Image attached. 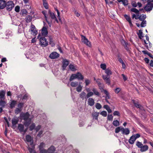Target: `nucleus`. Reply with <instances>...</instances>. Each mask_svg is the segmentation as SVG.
<instances>
[{
    "instance_id": "1",
    "label": "nucleus",
    "mask_w": 153,
    "mask_h": 153,
    "mask_svg": "<svg viewBox=\"0 0 153 153\" xmlns=\"http://www.w3.org/2000/svg\"><path fill=\"white\" fill-rule=\"evenodd\" d=\"M20 116L22 119L25 121L24 125L25 126H28L31 122V119L29 117L30 114L27 112L25 113H22L20 114Z\"/></svg>"
},
{
    "instance_id": "2",
    "label": "nucleus",
    "mask_w": 153,
    "mask_h": 153,
    "mask_svg": "<svg viewBox=\"0 0 153 153\" xmlns=\"http://www.w3.org/2000/svg\"><path fill=\"white\" fill-rule=\"evenodd\" d=\"M136 146L140 149V151L141 152H146L149 149L148 146L147 145H143V144L139 141L137 142L136 143Z\"/></svg>"
},
{
    "instance_id": "3",
    "label": "nucleus",
    "mask_w": 153,
    "mask_h": 153,
    "mask_svg": "<svg viewBox=\"0 0 153 153\" xmlns=\"http://www.w3.org/2000/svg\"><path fill=\"white\" fill-rule=\"evenodd\" d=\"M96 82L97 83L99 88L102 90H103V92L105 93V94H106V99H109V97L108 93L106 90H104L103 89V85L100 82V79H97L96 80Z\"/></svg>"
},
{
    "instance_id": "4",
    "label": "nucleus",
    "mask_w": 153,
    "mask_h": 153,
    "mask_svg": "<svg viewBox=\"0 0 153 153\" xmlns=\"http://www.w3.org/2000/svg\"><path fill=\"white\" fill-rule=\"evenodd\" d=\"M15 4L13 1H8L5 5V8L6 10L8 11H11L14 8Z\"/></svg>"
},
{
    "instance_id": "5",
    "label": "nucleus",
    "mask_w": 153,
    "mask_h": 153,
    "mask_svg": "<svg viewBox=\"0 0 153 153\" xmlns=\"http://www.w3.org/2000/svg\"><path fill=\"white\" fill-rule=\"evenodd\" d=\"M140 135L139 134H137L132 135L129 140V143L131 144H133L136 140L140 137Z\"/></svg>"
},
{
    "instance_id": "6",
    "label": "nucleus",
    "mask_w": 153,
    "mask_h": 153,
    "mask_svg": "<svg viewBox=\"0 0 153 153\" xmlns=\"http://www.w3.org/2000/svg\"><path fill=\"white\" fill-rule=\"evenodd\" d=\"M39 44L42 47H45L47 46L48 42L46 39L44 37H41L39 39Z\"/></svg>"
},
{
    "instance_id": "7",
    "label": "nucleus",
    "mask_w": 153,
    "mask_h": 153,
    "mask_svg": "<svg viewBox=\"0 0 153 153\" xmlns=\"http://www.w3.org/2000/svg\"><path fill=\"white\" fill-rule=\"evenodd\" d=\"M24 125L22 124H19L18 125V129L21 132H26L28 129V126H25L26 128H25Z\"/></svg>"
},
{
    "instance_id": "8",
    "label": "nucleus",
    "mask_w": 153,
    "mask_h": 153,
    "mask_svg": "<svg viewBox=\"0 0 153 153\" xmlns=\"http://www.w3.org/2000/svg\"><path fill=\"white\" fill-rule=\"evenodd\" d=\"M29 32H31V34L34 36L36 35L37 33V30H36V27L34 25L32 24L30 26Z\"/></svg>"
},
{
    "instance_id": "9",
    "label": "nucleus",
    "mask_w": 153,
    "mask_h": 153,
    "mask_svg": "<svg viewBox=\"0 0 153 153\" xmlns=\"http://www.w3.org/2000/svg\"><path fill=\"white\" fill-rule=\"evenodd\" d=\"M102 77L106 84L108 85H110V80L109 77L107 75H103L102 76Z\"/></svg>"
},
{
    "instance_id": "10",
    "label": "nucleus",
    "mask_w": 153,
    "mask_h": 153,
    "mask_svg": "<svg viewBox=\"0 0 153 153\" xmlns=\"http://www.w3.org/2000/svg\"><path fill=\"white\" fill-rule=\"evenodd\" d=\"M59 56V54L56 52L52 53L49 56L52 59H55L58 58Z\"/></svg>"
},
{
    "instance_id": "11",
    "label": "nucleus",
    "mask_w": 153,
    "mask_h": 153,
    "mask_svg": "<svg viewBox=\"0 0 153 153\" xmlns=\"http://www.w3.org/2000/svg\"><path fill=\"white\" fill-rule=\"evenodd\" d=\"M26 141L30 143V145H32L33 143V140L31 137L29 135H27L25 138Z\"/></svg>"
},
{
    "instance_id": "12",
    "label": "nucleus",
    "mask_w": 153,
    "mask_h": 153,
    "mask_svg": "<svg viewBox=\"0 0 153 153\" xmlns=\"http://www.w3.org/2000/svg\"><path fill=\"white\" fill-rule=\"evenodd\" d=\"M121 129L122 133L123 134L127 135L129 134L130 133V131L128 128H124L123 127H122Z\"/></svg>"
},
{
    "instance_id": "13",
    "label": "nucleus",
    "mask_w": 153,
    "mask_h": 153,
    "mask_svg": "<svg viewBox=\"0 0 153 153\" xmlns=\"http://www.w3.org/2000/svg\"><path fill=\"white\" fill-rule=\"evenodd\" d=\"M7 0H0V9H3L5 7Z\"/></svg>"
},
{
    "instance_id": "14",
    "label": "nucleus",
    "mask_w": 153,
    "mask_h": 153,
    "mask_svg": "<svg viewBox=\"0 0 153 153\" xmlns=\"http://www.w3.org/2000/svg\"><path fill=\"white\" fill-rule=\"evenodd\" d=\"M82 41L86 45L88 46H90L91 45L90 42L88 41V39H87L84 36H82Z\"/></svg>"
},
{
    "instance_id": "15",
    "label": "nucleus",
    "mask_w": 153,
    "mask_h": 153,
    "mask_svg": "<svg viewBox=\"0 0 153 153\" xmlns=\"http://www.w3.org/2000/svg\"><path fill=\"white\" fill-rule=\"evenodd\" d=\"M19 119L16 117H14L12 119V124L13 126H15L18 123Z\"/></svg>"
},
{
    "instance_id": "16",
    "label": "nucleus",
    "mask_w": 153,
    "mask_h": 153,
    "mask_svg": "<svg viewBox=\"0 0 153 153\" xmlns=\"http://www.w3.org/2000/svg\"><path fill=\"white\" fill-rule=\"evenodd\" d=\"M153 7L152 5L148 3L145 7V9L146 11H150L152 9Z\"/></svg>"
},
{
    "instance_id": "17",
    "label": "nucleus",
    "mask_w": 153,
    "mask_h": 153,
    "mask_svg": "<svg viewBox=\"0 0 153 153\" xmlns=\"http://www.w3.org/2000/svg\"><path fill=\"white\" fill-rule=\"evenodd\" d=\"M48 31L47 28L44 27L42 30V35L44 36H46L48 34Z\"/></svg>"
},
{
    "instance_id": "18",
    "label": "nucleus",
    "mask_w": 153,
    "mask_h": 153,
    "mask_svg": "<svg viewBox=\"0 0 153 153\" xmlns=\"http://www.w3.org/2000/svg\"><path fill=\"white\" fill-rule=\"evenodd\" d=\"M69 62L66 59L64 60L62 62V68L63 70H65L66 67L68 65Z\"/></svg>"
},
{
    "instance_id": "19",
    "label": "nucleus",
    "mask_w": 153,
    "mask_h": 153,
    "mask_svg": "<svg viewBox=\"0 0 153 153\" xmlns=\"http://www.w3.org/2000/svg\"><path fill=\"white\" fill-rule=\"evenodd\" d=\"M88 102L89 105L91 106H92L94 104V101L93 98H89L88 99Z\"/></svg>"
},
{
    "instance_id": "20",
    "label": "nucleus",
    "mask_w": 153,
    "mask_h": 153,
    "mask_svg": "<svg viewBox=\"0 0 153 153\" xmlns=\"http://www.w3.org/2000/svg\"><path fill=\"white\" fill-rule=\"evenodd\" d=\"M124 16L126 20L128 22L129 24L130 25V26L131 27L133 26V24L131 22V18L130 17L126 15H125Z\"/></svg>"
},
{
    "instance_id": "21",
    "label": "nucleus",
    "mask_w": 153,
    "mask_h": 153,
    "mask_svg": "<svg viewBox=\"0 0 153 153\" xmlns=\"http://www.w3.org/2000/svg\"><path fill=\"white\" fill-rule=\"evenodd\" d=\"M55 150V147L53 146H51L48 149L47 152L49 153H53Z\"/></svg>"
},
{
    "instance_id": "22",
    "label": "nucleus",
    "mask_w": 153,
    "mask_h": 153,
    "mask_svg": "<svg viewBox=\"0 0 153 153\" xmlns=\"http://www.w3.org/2000/svg\"><path fill=\"white\" fill-rule=\"evenodd\" d=\"M99 114V112H95L92 113V116L93 119H95L96 120H97Z\"/></svg>"
},
{
    "instance_id": "23",
    "label": "nucleus",
    "mask_w": 153,
    "mask_h": 153,
    "mask_svg": "<svg viewBox=\"0 0 153 153\" xmlns=\"http://www.w3.org/2000/svg\"><path fill=\"white\" fill-rule=\"evenodd\" d=\"M24 28L22 25L20 24L18 26V32L19 33H22L24 31Z\"/></svg>"
},
{
    "instance_id": "24",
    "label": "nucleus",
    "mask_w": 153,
    "mask_h": 153,
    "mask_svg": "<svg viewBox=\"0 0 153 153\" xmlns=\"http://www.w3.org/2000/svg\"><path fill=\"white\" fill-rule=\"evenodd\" d=\"M49 13H50V17H51V18L52 19H55V20L57 22H58V20L56 17L55 16V15L54 13H53L51 12L50 11H49Z\"/></svg>"
},
{
    "instance_id": "25",
    "label": "nucleus",
    "mask_w": 153,
    "mask_h": 153,
    "mask_svg": "<svg viewBox=\"0 0 153 153\" xmlns=\"http://www.w3.org/2000/svg\"><path fill=\"white\" fill-rule=\"evenodd\" d=\"M86 94L85 92L82 91L80 95V97L83 100L84 99H87L86 98Z\"/></svg>"
},
{
    "instance_id": "26",
    "label": "nucleus",
    "mask_w": 153,
    "mask_h": 153,
    "mask_svg": "<svg viewBox=\"0 0 153 153\" xmlns=\"http://www.w3.org/2000/svg\"><path fill=\"white\" fill-rule=\"evenodd\" d=\"M77 79H78L82 80L84 78V77L82 74L79 72H77L76 73Z\"/></svg>"
},
{
    "instance_id": "27",
    "label": "nucleus",
    "mask_w": 153,
    "mask_h": 153,
    "mask_svg": "<svg viewBox=\"0 0 153 153\" xmlns=\"http://www.w3.org/2000/svg\"><path fill=\"white\" fill-rule=\"evenodd\" d=\"M77 79V74H72L71 77H70L69 80L70 81L73 80L74 79Z\"/></svg>"
},
{
    "instance_id": "28",
    "label": "nucleus",
    "mask_w": 153,
    "mask_h": 153,
    "mask_svg": "<svg viewBox=\"0 0 153 153\" xmlns=\"http://www.w3.org/2000/svg\"><path fill=\"white\" fill-rule=\"evenodd\" d=\"M104 108H105L108 111V113H111L112 112V110L110 108L109 106L107 105H105L104 106Z\"/></svg>"
},
{
    "instance_id": "29",
    "label": "nucleus",
    "mask_w": 153,
    "mask_h": 153,
    "mask_svg": "<svg viewBox=\"0 0 153 153\" xmlns=\"http://www.w3.org/2000/svg\"><path fill=\"white\" fill-rule=\"evenodd\" d=\"M137 34L140 39H141L143 37V32L141 30H140L139 32L137 33Z\"/></svg>"
},
{
    "instance_id": "30",
    "label": "nucleus",
    "mask_w": 153,
    "mask_h": 153,
    "mask_svg": "<svg viewBox=\"0 0 153 153\" xmlns=\"http://www.w3.org/2000/svg\"><path fill=\"white\" fill-rule=\"evenodd\" d=\"M105 72L107 74L106 75H107L108 76H109L112 74V73L111 70L108 68H107L105 70Z\"/></svg>"
},
{
    "instance_id": "31",
    "label": "nucleus",
    "mask_w": 153,
    "mask_h": 153,
    "mask_svg": "<svg viewBox=\"0 0 153 153\" xmlns=\"http://www.w3.org/2000/svg\"><path fill=\"white\" fill-rule=\"evenodd\" d=\"M146 15L142 14L139 16V20L140 21H144V20L146 19Z\"/></svg>"
},
{
    "instance_id": "32",
    "label": "nucleus",
    "mask_w": 153,
    "mask_h": 153,
    "mask_svg": "<svg viewBox=\"0 0 153 153\" xmlns=\"http://www.w3.org/2000/svg\"><path fill=\"white\" fill-rule=\"evenodd\" d=\"M92 91L95 95L99 96L100 94L97 89L95 88H93L92 90Z\"/></svg>"
},
{
    "instance_id": "33",
    "label": "nucleus",
    "mask_w": 153,
    "mask_h": 153,
    "mask_svg": "<svg viewBox=\"0 0 153 153\" xmlns=\"http://www.w3.org/2000/svg\"><path fill=\"white\" fill-rule=\"evenodd\" d=\"M82 86L81 85L79 84L78 86L76 88V91L78 92H80L81 91L82 89Z\"/></svg>"
},
{
    "instance_id": "34",
    "label": "nucleus",
    "mask_w": 153,
    "mask_h": 153,
    "mask_svg": "<svg viewBox=\"0 0 153 153\" xmlns=\"http://www.w3.org/2000/svg\"><path fill=\"white\" fill-rule=\"evenodd\" d=\"M24 3L26 4V6H28L27 7H26V8L28 9L31 8V6H29V4L28 1L29 0H23Z\"/></svg>"
},
{
    "instance_id": "35",
    "label": "nucleus",
    "mask_w": 153,
    "mask_h": 153,
    "mask_svg": "<svg viewBox=\"0 0 153 153\" xmlns=\"http://www.w3.org/2000/svg\"><path fill=\"white\" fill-rule=\"evenodd\" d=\"M45 146V143L42 142L41 143L39 146V150L44 149L43 148Z\"/></svg>"
},
{
    "instance_id": "36",
    "label": "nucleus",
    "mask_w": 153,
    "mask_h": 153,
    "mask_svg": "<svg viewBox=\"0 0 153 153\" xmlns=\"http://www.w3.org/2000/svg\"><path fill=\"white\" fill-rule=\"evenodd\" d=\"M5 94V92L4 91H2L0 92V98L2 99H4Z\"/></svg>"
},
{
    "instance_id": "37",
    "label": "nucleus",
    "mask_w": 153,
    "mask_h": 153,
    "mask_svg": "<svg viewBox=\"0 0 153 153\" xmlns=\"http://www.w3.org/2000/svg\"><path fill=\"white\" fill-rule=\"evenodd\" d=\"M26 22L28 23L30 22L31 21L32 17L31 16H28L26 17Z\"/></svg>"
},
{
    "instance_id": "38",
    "label": "nucleus",
    "mask_w": 153,
    "mask_h": 153,
    "mask_svg": "<svg viewBox=\"0 0 153 153\" xmlns=\"http://www.w3.org/2000/svg\"><path fill=\"white\" fill-rule=\"evenodd\" d=\"M78 84V82H72L71 83V85L73 87H76Z\"/></svg>"
},
{
    "instance_id": "39",
    "label": "nucleus",
    "mask_w": 153,
    "mask_h": 153,
    "mask_svg": "<svg viewBox=\"0 0 153 153\" xmlns=\"http://www.w3.org/2000/svg\"><path fill=\"white\" fill-rule=\"evenodd\" d=\"M94 95V93L92 91H90L87 93L86 96V98H88L89 97L92 96Z\"/></svg>"
},
{
    "instance_id": "40",
    "label": "nucleus",
    "mask_w": 153,
    "mask_h": 153,
    "mask_svg": "<svg viewBox=\"0 0 153 153\" xmlns=\"http://www.w3.org/2000/svg\"><path fill=\"white\" fill-rule=\"evenodd\" d=\"M113 124L115 126H117L119 125L120 123L117 120L113 121Z\"/></svg>"
},
{
    "instance_id": "41",
    "label": "nucleus",
    "mask_w": 153,
    "mask_h": 153,
    "mask_svg": "<svg viewBox=\"0 0 153 153\" xmlns=\"http://www.w3.org/2000/svg\"><path fill=\"white\" fill-rule=\"evenodd\" d=\"M69 69L72 71H75L76 70L75 66L72 64H70L69 66Z\"/></svg>"
},
{
    "instance_id": "42",
    "label": "nucleus",
    "mask_w": 153,
    "mask_h": 153,
    "mask_svg": "<svg viewBox=\"0 0 153 153\" xmlns=\"http://www.w3.org/2000/svg\"><path fill=\"white\" fill-rule=\"evenodd\" d=\"M16 104V101H12L10 104V106L11 108H13L15 107Z\"/></svg>"
},
{
    "instance_id": "43",
    "label": "nucleus",
    "mask_w": 153,
    "mask_h": 153,
    "mask_svg": "<svg viewBox=\"0 0 153 153\" xmlns=\"http://www.w3.org/2000/svg\"><path fill=\"white\" fill-rule=\"evenodd\" d=\"M35 126V124L34 123H32L30 126V130L32 131L34 129Z\"/></svg>"
},
{
    "instance_id": "44",
    "label": "nucleus",
    "mask_w": 153,
    "mask_h": 153,
    "mask_svg": "<svg viewBox=\"0 0 153 153\" xmlns=\"http://www.w3.org/2000/svg\"><path fill=\"white\" fill-rule=\"evenodd\" d=\"M96 108L98 109H100L102 108V106L99 103H97L95 105Z\"/></svg>"
},
{
    "instance_id": "45",
    "label": "nucleus",
    "mask_w": 153,
    "mask_h": 153,
    "mask_svg": "<svg viewBox=\"0 0 153 153\" xmlns=\"http://www.w3.org/2000/svg\"><path fill=\"white\" fill-rule=\"evenodd\" d=\"M131 11L134 12L135 13L137 14L139 13V11L138 10L135 8H133L131 9Z\"/></svg>"
},
{
    "instance_id": "46",
    "label": "nucleus",
    "mask_w": 153,
    "mask_h": 153,
    "mask_svg": "<svg viewBox=\"0 0 153 153\" xmlns=\"http://www.w3.org/2000/svg\"><path fill=\"white\" fill-rule=\"evenodd\" d=\"M100 114L102 115V116L105 117L107 116V113L106 111H103L100 113Z\"/></svg>"
},
{
    "instance_id": "47",
    "label": "nucleus",
    "mask_w": 153,
    "mask_h": 153,
    "mask_svg": "<svg viewBox=\"0 0 153 153\" xmlns=\"http://www.w3.org/2000/svg\"><path fill=\"white\" fill-rule=\"evenodd\" d=\"M122 127H117L115 130V132L116 133H118L120 131H121V129Z\"/></svg>"
},
{
    "instance_id": "48",
    "label": "nucleus",
    "mask_w": 153,
    "mask_h": 153,
    "mask_svg": "<svg viewBox=\"0 0 153 153\" xmlns=\"http://www.w3.org/2000/svg\"><path fill=\"white\" fill-rule=\"evenodd\" d=\"M146 21L145 20L141 22V27H144L146 25Z\"/></svg>"
},
{
    "instance_id": "49",
    "label": "nucleus",
    "mask_w": 153,
    "mask_h": 153,
    "mask_svg": "<svg viewBox=\"0 0 153 153\" xmlns=\"http://www.w3.org/2000/svg\"><path fill=\"white\" fill-rule=\"evenodd\" d=\"M5 102L4 101L1 100L0 101V106L1 107H4L5 104Z\"/></svg>"
},
{
    "instance_id": "50",
    "label": "nucleus",
    "mask_w": 153,
    "mask_h": 153,
    "mask_svg": "<svg viewBox=\"0 0 153 153\" xmlns=\"http://www.w3.org/2000/svg\"><path fill=\"white\" fill-rule=\"evenodd\" d=\"M85 84L86 86H88L91 82V81L88 79H86L85 81Z\"/></svg>"
},
{
    "instance_id": "51",
    "label": "nucleus",
    "mask_w": 153,
    "mask_h": 153,
    "mask_svg": "<svg viewBox=\"0 0 153 153\" xmlns=\"http://www.w3.org/2000/svg\"><path fill=\"white\" fill-rule=\"evenodd\" d=\"M122 3L125 6H126L128 4V1L127 0H123Z\"/></svg>"
},
{
    "instance_id": "52",
    "label": "nucleus",
    "mask_w": 153,
    "mask_h": 153,
    "mask_svg": "<svg viewBox=\"0 0 153 153\" xmlns=\"http://www.w3.org/2000/svg\"><path fill=\"white\" fill-rule=\"evenodd\" d=\"M101 68L103 70H105L106 68V65L105 64H101L100 65Z\"/></svg>"
},
{
    "instance_id": "53",
    "label": "nucleus",
    "mask_w": 153,
    "mask_h": 153,
    "mask_svg": "<svg viewBox=\"0 0 153 153\" xmlns=\"http://www.w3.org/2000/svg\"><path fill=\"white\" fill-rule=\"evenodd\" d=\"M28 148L30 153H35V151L33 149L30 148L29 147H28Z\"/></svg>"
},
{
    "instance_id": "54",
    "label": "nucleus",
    "mask_w": 153,
    "mask_h": 153,
    "mask_svg": "<svg viewBox=\"0 0 153 153\" xmlns=\"http://www.w3.org/2000/svg\"><path fill=\"white\" fill-rule=\"evenodd\" d=\"M50 40V44L52 46H53L54 45V44L53 41V40L51 38H50L49 39Z\"/></svg>"
},
{
    "instance_id": "55",
    "label": "nucleus",
    "mask_w": 153,
    "mask_h": 153,
    "mask_svg": "<svg viewBox=\"0 0 153 153\" xmlns=\"http://www.w3.org/2000/svg\"><path fill=\"white\" fill-rule=\"evenodd\" d=\"M15 11L16 12H19L20 11V7L19 6H16L15 8Z\"/></svg>"
},
{
    "instance_id": "56",
    "label": "nucleus",
    "mask_w": 153,
    "mask_h": 153,
    "mask_svg": "<svg viewBox=\"0 0 153 153\" xmlns=\"http://www.w3.org/2000/svg\"><path fill=\"white\" fill-rule=\"evenodd\" d=\"M113 117L111 114L108 115L107 117V119L109 120H113Z\"/></svg>"
},
{
    "instance_id": "57",
    "label": "nucleus",
    "mask_w": 153,
    "mask_h": 153,
    "mask_svg": "<svg viewBox=\"0 0 153 153\" xmlns=\"http://www.w3.org/2000/svg\"><path fill=\"white\" fill-rule=\"evenodd\" d=\"M121 89L119 88H117L114 90V91L116 94H118L120 91Z\"/></svg>"
},
{
    "instance_id": "58",
    "label": "nucleus",
    "mask_w": 153,
    "mask_h": 153,
    "mask_svg": "<svg viewBox=\"0 0 153 153\" xmlns=\"http://www.w3.org/2000/svg\"><path fill=\"white\" fill-rule=\"evenodd\" d=\"M113 114L114 116H120V114L119 111H115L113 113Z\"/></svg>"
},
{
    "instance_id": "59",
    "label": "nucleus",
    "mask_w": 153,
    "mask_h": 153,
    "mask_svg": "<svg viewBox=\"0 0 153 153\" xmlns=\"http://www.w3.org/2000/svg\"><path fill=\"white\" fill-rule=\"evenodd\" d=\"M40 151V153H47V150L45 149H42L39 150Z\"/></svg>"
},
{
    "instance_id": "60",
    "label": "nucleus",
    "mask_w": 153,
    "mask_h": 153,
    "mask_svg": "<svg viewBox=\"0 0 153 153\" xmlns=\"http://www.w3.org/2000/svg\"><path fill=\"white\" fill-rule=\"evenodd\" d=\"M42 13H43V14H44V16H45V19H46L47 22H48V25H49L50 26H51V24L50 23V22L47 20V16H46V14H45V12H42Z\"/></svg>"
},
{
    "instance_id": "61",
    "label": "nucleus",
    "mask_w": 153,
    "mask_h": 153,
    "mask_svg": "<svg viewBox=\"0 0 153 153\" xmlns=\"http://www.w3.org/2000/svg\"><path fill=\"white\" fill-rule=\"evenodd\" d=\"M131 4L132 6L134 7H136L137 6V4L134 1H132Z\"/></svg>"
},
{
    "instance_id": "62",
    "label": "nucleus",
    "mask_w": 153,
    "mask_h": 153,
    "mask_svg": "<svg viewBox=\"0 0 153 153\" xmlns=\"http://www.w3.org/2000/svg\"><path fill=\"white\" fill-rule=\"evenodd\" d=\"M43 5L46 9H48V4L47 2H45L43 3Z\"/></svg>"
},
{
    "instance_id": "63",
    "label": "nucleus",
    "mask_w": 153,
    "mask_h": 153,
    "mask_svg": "<svg viewBox=\"0 0 153 153\" xmlns=\"http://www.w3.org/2000/svg\"><path fill=\"white\" fill-rule=\"evenodd\" d=\"M41 128V126L40 125H39L36 127V128H35V129L36 130V131H38Z\"/></svg>"
},
{
    "instance_id": "64",
    "label": "nucleus",
    "mask_w": 153,
    "mask_h": 153,
    "mask_svg": "<svg viewBox=\"0 0 153 153\" xmlns=\"http://www.w3.org/2000/svg\"><path fill=\"white\" fill-rule=\"evenodd\" d=\"M43 132L42 131H40L37 134V136L39 137H40L41 136L42 134L43 133Z\"/></svg>"
}]
</instances>
